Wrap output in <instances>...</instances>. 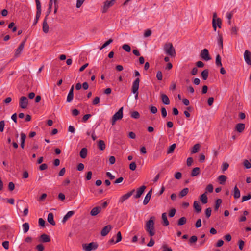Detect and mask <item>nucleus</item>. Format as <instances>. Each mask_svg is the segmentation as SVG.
Instances as JSON below:
<instances>
[{
  "label": "nucleus",
  "instance_id": "f257e3e1",
  "mask_svg": "<svg viewBox=\"0 0 251 251\" xmlns=\"http://www.w3.org/2000/svg\"><path fill=\"white\" fill-rule=\"evenodd\" d=\"M155 217L152 216L146 222L145 228L146 231L149 233L151 237L155 235L154 220Z\"/></svg>",
  "mask_w": 251,
  "mask_h": 251
},
{
  "label": "nucleus",
  "instance_id": "f03ea898",
  "mask_svg": "<svg viewBox=\"0 0 251 251\" xmlns=\"http://www.w3.org/2000/svg\"><path fill=\"white\" fill-rule=\"evenodd\" d=\"M164 50L167 55L173 57L175 56L176 54V50L172 43H169L165 44L164 45Z\"/></svg>",
  "mask_w": 251,
  "mask_h": 251
},
{
  "label": "nucleus",
  "instance_id": "7ed1b4c3",
  "mask_svg": "<svg viewBox=\"0 0 251 251\" xmlns=\"http://www.w3.org/2000/svg\"><path fill=\"white\" fill-rule=\"evenodd\" d=\"M123 107H122L120 108L119 110L115 113L112 117L111 119V124L112 126L115 124V122L116 121L121 120L123 116Z\"/></svg>",
  "mask_w": 251,
  "mask_h": 251
},
{
  "label": "nucleus",
  "instance_id": "20e7f679",
  "mask_svg": "<svg viewBox=\"0 0 251 251\" xmlns=\"http://www.w3.org/2000/svg\"><path fill=\"white\" fill-rule=\"evenodd\" d=\"M99 245L97 242H91L89 244H84L82 245L83 249L85 251H91L95 250L98 248Z\"/></svg>",
  "mask_w": 251,
  "mask_h": 251
},
{
  "label": "nucleus",
  "instance_id": "39448f33",
  "mask_svg": "<svg viewBox=\"0 0 251 251\" xmlns=\"http://www.w3.org/2000/svg\"><path fill=\"white\" fill-rule=\"evenodd\" d=\"M140 79L137 78L133 82L132 86V92L135 94V98L137 100L138 98V89L139 86Z\"/></svg>",
  "mask_w": 251,
  "mask_h": 251
},
{
  "label": "nucleus",
  "instance_id": "423d86ee",
  "mask_svg": "<svg viewBox=\"0 0 251 251\" xmlns=\"http://www.w3.org/2000/svg\"><path fill=\"white\" fill-rule=\"evenodd\" d=\"M28 100L25 96H22L19 100V106L22 109H26L28 107Z\"/></svg>",
  "mask_w": 251,
  "mask_h": 251
},
{
  "label": "nucleus",
  "instance_id": "0eeeda50",
  "mask_svg": "<svg viewBox=\"0 0 251 251\" xmlns=\"http://www.w3.org/2000/svg\"><path fill=\"white\" fill-rule=\"evenodd\" d=\"M115 0H111L110 1L106 0L104 2V5L102 9V13H106L108 8L112 6L115 3Z\"/></svg>",
  "mask_w": 251,
  "mask_h": 251
},
{
  "label": "nucleus",
  "instance_id": "6e6552de",
  "mask_svg": "<svg viewBox=\"0 0 251 251\" xmlns=\"http://www.w3.org/2000/svg\"><path fill=\"white\" fill-rule=\"evenodd\" d=\"M25 41L26 40H25L23 41H22L20 44L18 48L16 50L14 54L15 57L17 58L20 56L21 53L23 50Z\"/></svg>",
  "mask_w": 251,
  "mask_h": 251
},
{
  "label": "nucleus",
  "instance_id": "1a4fd4ad",
  "mask_svg": "<svg viewBox=\"0 0 251 251\" xmlns=\"http://www.w3.org/2000/svg\"><path fill=\"white\" fill-rule=\"evenodd\" d=\"M135 190L133 189L131 191L128 192L126 194L121 196L119 199V202L120 203H123L125 201L129 198L134 193Z\"/></svg>",
  "mask_w": 251,
  "mask_h": 251
},
{
  "label": "nucleus",
  "instance_id": "9d476101",
  "mask_svg": "<svg viewBox=\"0 0 251 251\" xmlns=\"http://www.w3.org/2000/svg\"><path fill=\"white\" fill-rule=\"evenodd\" d=\"M201 57L204 60L208 61L211 59L209 51L207 49H203L200 54Z\"/></svg>",
  "mask_w": 251,
  "mask_h": 251
},
{
  "label": "nucleus",
  "instance_id": "9b49d317",
  "mask_svg": "<svg viewBox=\"0 0 251 251\" xmlns=\"http://www.w3.org/2000/svg\"><path fill=\"white\" fill-rule=\"evenodd\" d=\"M244 58L248 65H251V53L250 51L246 50L244 54Z\"/></svg>",
  "mask_w": 251,
  "mask_h": 251
},
{
  "label": "nucleus",
  "instance_id": "f8f14e48",
  "mask_svg": "<svg viewBox=\"0 0 251 251\" xmlns=\"http://www.w3.org/2000/svg\"><path fill=\"white\" fill-rule=\"evenodd\" d=\"M37 11L35 18L39 19L41 14V6L39 0H35Z\"/></svg>",
  "mask_w": 251,
  "mask_h": 251
},
{
  "label": "nucleus",
  "instance_id": "ddd939ff",
  "mask_svg": "<svg viewBox=\"0 0 251 251\" xmlns=\"http://www.w3.org/2000/svg\"><path fill=\"white\" fill-rule=\"evenodd\" d=\"M112 226L110 225L104 226L101 231L100 234L102 236H106L112 229Z\"/></svg>",
  "mask_w": 251,
  "mask_h": 251
},
{
  "label": "nucleus",
  "instance_id": "4468645a",
  "mask_svg": "<svg viewBox=\"0 0 251 251\" xmlns=\"http://www.w3.org/2000/svg\"><path fill=\"white\" fill-rule=\"evenodd\" d=\"M146 188V186H145V185H143L139 187V188H138L136 191V194L134 196V198H139L141 196L142 194L143 193Z\"/></svg>",
  "mask_w": 251,
  "mask_h": 251
},
{
  "label": "nucleus",
  "instance_id": "2eb2a0df",
  "mask_svg": "<svg viewBox=\"0 0 251 251\" xmlns=\"http://www.w3.org/2000/svg\"><path fill=\"white\" fill-rule=\"evenodd\" d=\"M48 15H46L43 23V31L44 33H47L49 32V25L47 23Z\"/></svg>",
  "mask_w": 251,
  "mask_h": 251
},
{
  "label": "nucleus",
  "instance_id": "dca6fc26",
  "mask_svg": "<svg viewBox=\"0 0 251 251\" xmlns=\"http://www.w3.org/2000/svg\"><path fill=\"white\" fill-rule=\"evenodd\" d=\"M101 210V207L100 206H97L94 207L90 212V214L92 216H95L97 215Z\"/></svg>",
  "mask_w": 251,
  "mask_h": 251
},
{
  "label": "nucleus",
  "instance_id": "f3484780",
  "mask_svg": "<svg viewBox=\"0 0 251 251\" xmlns=\"http://www.w3.org/2000/svg\"><path fill=\"white\" fill-rule=\"evenodd\" d=\"M151 194H152V189L150 190L148 192V193L147 194V195H146V196L144 198V200L143 201V204L144 205H146L148 203V202H149V201L151 199Z\"/></svg>",
  "mask_w": 251,
  "mask_h": 251
},
{
  "label": "nucleus",
  "instance_id": "a211bd4d",
  "mask_svg": "<svg viewBox=\"0 0 251 251\" xmlns=\"http://www.w3.org/2000/svg\"><path fill=\"white\" fill-rule=\"evenodd\" d=\"M39 241L45 243L49 242L50 241V238L47 234H43L40 236Z\"/></svg>",
  "mask_w": 251,
  "mask_h": 251
},
{
  "label": "nucleus",
  "instance_id": "6ab92c4d",
  "mask_svg": "<svg viewBox=\"0 0 251 251\" xmlns=\"http://www.w3.org/2000/svg\"><path fill=\"white\" fill-rule=\"evenodd\" d=\"M161 98L162 102L165 105H169L170 104V100L168 96L164 94H161Z\"/></svg>",
  "mask_w": 251,
  "mask_h": 251
},
{
  "label": "nucleus",
  "instance_id": "aec40b11",
  "mask_svg": "<svg viewBox=\"0 0 251 251\" xmlns=\"http://www.w3.org/2000/svg\"><path fill=\"white\" fill-rule=\"evenodd\" d=\"M245 124L243 123L237 124L235 126V130L239 133L242 132L245 129Z\"/></svg>",
  "mask_w": 251,
  "mask_h": 251
},
{
  "label": "nucleus",
  "instance_id": "412c9836",
  "mask_svg": "<svg viewBox=\"0 0 251 251\" xmlns=\"http://www.w3.org/2000/svg\"><path fill=\"white\" fill-rule=\"evenodd\" d=\"M233 196L235 199H237L240 197V191L237 185H235L234 188Z\"/></svg>",
  "mask_w": 251,
  "mask_h": 251
},
{
  "label": "nucleus",
  "instance_id": "4be33fe9",
  "mask_svg": "<svg viewBox=\"0 0 251 251\" xmlns=\"http://www.w3.org/2000/svg\"><path fill=\"white\" fill-rule=\"evenodd\" d=\"M193 206L197 213H199L201 210V207L198 201H195L194 202Z\"/></svg>",
  "mask_w": 251,
  "mask_h": 251
},
{
  "label": "nucleus",
  "instance_id": "5701e85b",
  "mask_svg": "<svg viewBox=\"0 0 251 251\" xmlns=\"http://www.w3.org/2000/svg\"><path fill=\"white\" fill-rule=\"evenodd\" d=\"M48 222L52 226L55 225V222L53 220V214L52 213H49L47 218Z\"/></svg>",
  "mask_w": 251,
  "mask_h": 251
},
{
  "label": "nucleus",
  "instance_id": "b1692460",
  "mask_svg": "<svg viewBox=\"0 0 251 251\" xmlns=\"http://www.w3.org/2000/svg\"><path fill=\"white\" fill-rule=\"evenodd\" d=\"M162 219L163 220V225L164 226H167L169 224V222L167 219V213H163L162 214L161 216Z\"/></svg>",
  "mask_w": 251,
  "mask_h": 251
},
{
  "label": "nucleus",
  "instance_id": "393cba45",
  "mask_svg": "<svg viewBox=\"0 0 251 251\" xmlns=\"http://www.w3.org/2000/svg\"><path fill=\"white\" fill-rule=\"evenodd\" d=\"M74 214V211H70L64 216L62 222L65 223L69 218L71 217Z\"/></svg>",
  "mask_w": 251,
  "mask_h": 251
},
{
  "label": "nucleus",
  "instance_id": "a878e982",
  "mask_svg": "<svg viewBox=\"0 0 251 251\" xmlns=\"http://www.w3.org/2000/svg\"><path fill=\"white\" fill-rule=\"evenodd\" d=\"M87 149L86 148H83L81 149L80 152V157L84 159L87 157Z\"/></svg>",
  "mask_w": 251,
  "mask_h": 251
},
{
  "label": "nucleus",
  "instance_id": "bb28decb",
  "mask_svg": "<svg viewBox=\"0 0 251 251\" xmlns=\"http://www.w3.org/2000/svg\"><path fill=\"white\" fill-rule=\"evenodd\" d=\"M200 173V168L199 167H195L193 169L191 176H195Z\"/></svg>",
  "mask_w": 251,
  "mask_h": 251
},
{
  "label": "nucleus",
  "instance_id": "cd10ccee",
  "mask_svg": "<svg viewBox=\"0 0 251 251\" xmlns=\"http://www.w3.org/2000/svg\"><path fill=\"white\" fill-rule=\"evenodd\" d=\"M200 200L203 204H206L208 202L206 192L202 194L200 197Z\"/></svg>",
  "mask_w": 251,
  "mask_h": 251
},
{
  "label": "nucleus",
  "instance_id": "c85d7f7f",
  "mask_svg": "<svg viewBox=\"0 0 251 251\" xmlns=\"http://www.w3.org/2000/svg\"><path fill=\"white\" fill-rule=\"evenodd\" d=\"M209 74V71L208 69H205L202 71L201 75L202 79L204 80H206L208 78Z\"/></svg>",
  "mask_w": 251,
  "mask_h": 251
},
{
  "label": "nucleus",
  "instance_id": "c756f323",
  "mask_svg": "<svg viewBox=\"0 0 251 251\" xmlns=\"http://www.w3.org/2000/svg\"><path fill=\"white\" fill-rule=\"evenodd\" d=\"M217 18V14L216 12H214L213 14V19H212V26L214 31L216 30L217 26H216V19Z\"/></svg>",
  "mask_w": 251,
  "mask_h": 251
},
{
  "label": "nucleus",
  "instance_id": "7c9ffc66",
  "mask_svg": "<svg viewBox=\"0 0 251 251\" xmlns=\"http://www.w3.org/2000/svg\"><path fill=\"white\" fill-rule=\"evenodd\" d=\"M105 144L103 140H99L98 142V148L101 150L103 151L105 149Z\"/></svg>",
  "mask_w": 251,
  "mask_h": 251
},
{
  "label": "nucleus",
  "instance_id": "2f4dec72",
  "mask_svg": "<svg viewBox=\"0 0 251 251\" xmlns=\"http://www.w3.org/2000/svg\"><path fill=\"white\" fill-rule=\"evenodd\" d=\"M189 192V189L188 188H185L182 189L179 193V196L180 198H182L185 196Z\"/></svg>",
  "mask_w": 251,
  "mask_h": 251
},
{
  "label": "nucleus",
  "instance_id": "473e14b6",
  "mask_svg": "<svg viewBox=\"0 0 251 251\" xmlns=\"http://www.w3.org/2000/svg\"><path fill=\"white\" fill-rule=\"evenodd\" d=\"M227 177L225 175H221L218 177V180L220 184H224L225 181L226 180Z\"/></svg>",
  "mask_w": 251,
  "mask_h": 251
},
{
  "label": "nucleus",
  "instance_id": "72a5a7b5",
  "mask_svg": "<svg viewBox=\"0 0 251 251\" xmlns=\"http://www.w3.org/2000/svg\"><path fill=\"white\" fill-rule=\"evenodd\" d=\"M222 202V201L221 199H218L215 202V207H214V210L217 211L221 205V204Z\"/></svg>",
  "mask_w": 251,
  "mask_h": 251
},
{
  "label": "nucleus",
  "instance_id": "f704fd0d",
  "mask_svg": "<svg viewBox=\"0 0 251 251\" xmlns=\"http://www.w3.org/2000/svg\"><path fill=\"white\" fill-rule=\"evenodd\" d=\"M215 63L217 66H222L221 57L219 54H217L216 57Z\"/></svg>",
  "mask_w": 251,
  "mask_h": 251
},
{
  "label": "nucleus",
  "instance_id": "c9c22d12",
  "mask_svg": "<svg viewBox=\"0 0 251 251\" xmlns=\"http://www.w3.org/2000/svg\"><path fill=\"white\" fill-rule=\"evenodd\" d=\"M187 221V219L185 217H182L180 218L177 222L178 226H182L184 225Z\"/></svg>",
  "mask_w": 251,
  "mask_h": 251
},
{
  "label": "nucleus",
  "instance_id": "e433bc0d",
  "mask_svg": "<svg viewBox=\"0 0 251 251\" xmlns=\"http://www.w3.org/2000/svg\"><path fill=\"white\" fill-rule=\"evenodd\" d=\"M24 232L25 233L28 232L29 229V225L28 223H25L22 225Z\"/></svg>",
  "mask_w": 251,
  "mask_h": 251
},
{
  "label": "nucleus",
  "instance_id": "4c0bfd02",
  "mask_svg": "<svg viewBox=\"0 0 251 251\" xmlns=\"http://www.w3.org/2000/svg\"><path fill=\"white\" fill-rule=\"evenodd\" d=\"M200 146L199 144H195L191 151L192 153H196L198 152L199 149H200Z\"/></svg>",
  "mask_w": 251,
  "mask_h": 251
},
{
  "label": "nucleus",
  "instance_id": "58836bf2",
  "mask_svg": "<svg viewBox=\"0 0 251 251\" xmlns=\"http://www.w3.org/2000/svg\"><path fill=\"white\" fill-rule=\"evenodd\" d=\"M113 39H110L108 41H106L100 48V50H101L102 49H104L106 47H107L108 45H109L110 44H111L112 42H113Z\"/></svg>",
  "mask_w": 251,
  "mask_h": 251
},
{
  "label": "nucleus",
  "instance_id": "ea45409f",
  "mask_svg": "<svg viewBox=\"0 0 251 251\" xmlns=\"http://www.w3.org/2000/svg\"><path fill=\"white\" fill-rule=\"evenodd\" d=\"M176 147V144L175 143L173 144L172 145H171L167 150V153L170 154V153L173 152Z\"/></svg>",
  "mask_w": 251,
  "mask_h": 251
},
{
  "label": "nucleus",
  "instance_id": "a19ab883",
  "mask_svg": "<svg viewBox=\"0 0 251 251\" xmlns=\"http://www.w3.org/2000/svg\"><path fill=\"white\" fill-rule=\"evenodd\" d=\"M218 43L220 48L223 49V37H222V35H220V34L218 35Z\"/></svg>",
  "mask_w": 251,
  "mask_h": 251
},
{
  "label": "nucleus",
  "instance_id": "79ce46f5",
  "mask_svg": "<svg viewBox=\"0 0 251 251\" xmlns=\"http://www.w3.org/2000/svg\"><path fill=\"white\" fill-rule=\"evenodd\" d=\"M197 240H198L197 237L195 235H193V236H191L190 237V238L189 239V244L190 245H192V244L195 243V242H196Z\"/></svg>",
  "mask_w": 251,
  "mask_h": 251
},
{
  "label": "nucleus",
  "instance_id": "37998d69",
  "mask_svg": "<svg viewBox=\"0 0 251 251\" xmlns=\"http://www.w3.org/2000/svg\"><path fill=\"white\" fill-rule=\"evenodd\" d=\"M131 117L134 119H138L140 117V114L138 111H133L131 114Z\"/></svg>",
  "mask_w": 251,
  "mask_h": 251
},
{
  "label": "nucleus",
  "instance_id": "c03bdc74",
  "mask_svg": "<svg viewBox=\"0 0 251 251\" xmlns=\"http://www.w3.org/2000/svg\"><path fill=\"white\" fill-rule=\"evenodd\" d=\"M14 25L15 23L14 22H11L8 25V28H12V31L13 32H15L17 30V27L16 26H14Z\"/></svg>",
  "mask_w": 251,
  "mask_h": 251
},
{
  "label": "nucleus",
  "instance_id": "a18cd8bd",
  "mask_svg": "<svg viewBox=\"0 0 251 251\" xmlns=\"http://www.w3.org/2000/svg\"><path fill=\"white\" fill-rule=\"evenodd\" d=\"M53 4V0H50L49 3V8L47 11V15H49L51 11L52 6Z\"/></svg>",
  "mask_w": 251,
  "mask_h": 251
},
{
  "label": "nucleus",
  "instance_id": "49530a36",
  "mask_svg": "<svg viewBox=\"0 0 251 251\" xmlns=\"http://www.w3.org/2000/svg\"><path fill=\"white\" fill-rule=\"evenodd\" d=\"M122 235L121 232L119 231L117 232L116 235V240L115 241V243H118L122 240Z\"/></svg>",
  "mask_w": 251,
  "mask_h": 251
},
{
  "label": "nucleus",
  "instance_id": "de8ad7c7",
  "mask_svg": "<svg viewBox=\"0 0 251 251\" xmlns=\"http://www.w3.org/2000/svg\"><path fill=\"white\" fill-rule=\"evenodd\" d=\"M122 48L126 51L129 52L131 51V48L129 45L127 44H124L122 46Z\"/></svg>",
  "mask_w": 251,
  "mask_h": 251
},
{
  "label": "nucleus",
  "instance_id": "09e8293b",
  "mask_svg": "<svg viewBox=\"0 0 251 251\" xmlns=\"http://www.w3.org/2000/svg\"><path fill=\"white\" fill-rule=\"evenodd\" d=\"M161 115L163 118H166L167 115V112L166 108L164 107H162L161 109Z\"/></svg>",
  "mask_w": 251,
  "mask_h": 251
},
{
  "label": "nucleus",
  "instance_id": "8fccbe9b",
  "mask_svg": "<svg viewBox=\"0 0 251 251\" xmlns=\"http://www.w3.org/2000/svg\"><path fill=\"white\" fill-rule=\"evenodd\" d=\"M251 199V194L249 193L246 196H243L242 199V202H244L245 201H248Z\"/></svg>",
  "mask_w": 251,
  "mask_h": 251
},
{
  "label": "nucleus",
  "instance_id": "3c124183",
  "mask_svg": "<svg viewBox=\"0 0 251 251\" xmlns=\"http://www.w3.org/2000/svg\"><path fill=\"white\" fill-rule=\"evenodd\" d=\"M74 98V94L68 93L67 97V101L68 102H71Z\"/></svg>",
  "mask_w": 251,
  "mask_h": 251
},
{
  "label": "nucleus",
  "instance_id": "603ef678",
  "mask_svg": "<svg viewBox=\"0 0 251 251\" xmlns=\"http://www.w3.org/2000/svg\"><path fill=\"white\" fill-rule=\"evenodd\" d=\"M212 209L211 208L209 207L206 209L205 210V215L207 218H208L211 214Z\"/></svg>",
  "mask_w": 251,
  "mask_h": 251
},
{
  "label": "nucleus",
  "instance_id": "864d4df0",
  "mask_svg": "<svg viewBox=\"0 0 251 251\" xmlns=\"http://www.w3.org/2000/svg\"><path fill=\"white\" fill-rule=\"evenodd\" d=\"M244 165L247 169H250L251 168V164L247 160H244Z\"/></svg>",
  "mask_w": 251,
  "mask_h": 251
},
{
  "label": "nucleus",
  "instance_id": "5fc2aeb1",
  "mask_svg": "<svg viewBox=\"0 0 251 251\" xmlns=\"http://www.w3.org/2000/svg\"><path fill=\"white\" fill-rule=\"evenodd\" d=\"M229 167V164L227 162L224 163L222 166V170L223 172L226 171Z\"/></svg>",
  "mask_w": 251,
  "mask_h": 251
},
{
  "label": "nucleus",
  "instance_id": "6e6d98bb",
  "mask_svg": "<svg viewBox=\"0 0 251 251\" xmlns=\"http://www.w3.org/2000/svg\"><path fill=\"white\" fill-rule=\"evenodd\" d=\"M36 249L38 251H43L44 250V246L42 244H39L36 246Z\"/></svg>",
  "mask_w": 251,
  "mask_h": 251
},
{
  "label": "nucleus",
  "instance_id": "4d7b16f0",
  "mask_svg": "<svg viewBox=\"0 0 251 251\" xmlns=\"http://www.w3.org/2000/svg\"><path fill=\"white\" fill-rule=\"evenodd\" d=\"M136 168V164L135 162H131L129 165V169L132 171H134Z\"/></svg>",
  "mask_w": 251,
  "mask_h": 251
},
{
  "label": "nucleus",
  "instance_id": "13d9d810",
  "mask_svg": "<svg viewBox=\"0 0 251 251\" xmlns=\"http://www.w3.org/2000/svg\"><path fill=\"white\" fill-rule=\"evenodd\" d=\"M151 31L150 29H147L145 31L144 34V37H148L151 35Z\"/></svg>",
  "mask_w": 251,
  "mask_h": 251
},
{
  "label": "nucleus",
  "instance_id": "bf43d9fd",
  "mask_svg": "<svg viewBox=\"0 0 251 251\" xmlns=\"http://www.w3.org/2000/svg\"><path fill=\"white\" fill-rule=\"evenodd\" d=\"M85 0H77L76 7L80 8Z\"/></svg>",
  "mask_w": 251,
  "mask_h": 251
},
{
  "label": "nucleus",
  "instance_id": "052dcab7",
  "mask_svg": "<svg viewBox=\"0 0 251 251\" xmlns=\"http://www.w3.org/2000/svg\"><path fill=\"white\" fill-rule=\"evenodd\" d=\"M9 241H5L3 242L2 243L3 247L6 250H7L9 249Z\"/></svg>",
  "mask_w": 251,
  "mask_h": 251
},
{
  "label": "nucleus",
  "instance_id": "680f3d73",
  "mask_svg": "<svg viewBox=\"0 0 251 251\" xmlns=\"http://www.w3.org/2000/svg\"><path fill=\"white\" fill-rule=\"evenodd\" d=\"M206 190L210 193L212 192L213 190V185L211 184H208L206 188Z\"/></svg>",
  "mask_w": 251,
  "mask_h": 251
},
{
  "label": "nucleus",
  "instance_id": "e2e57ef3",
  "mask_svg": "<svg viewBox=\"0 0 251 251\" xmlns=\"http://www.w3.org/2000/svg\"><path fill=\"white\" fill-rule=\"evenodd\" d=\"M176 210L175 208L171 209L169 213V216L170 217H174L176 214Z\"/></svg>",
  "mask_w": 251,
  "mask_h": 251
},
{
  "label": "nucleus",
  "instance_id": "0e129e2a",
  "mask_svg": "<svg viewBox=\"0 0 251 251\" xmlns=\"http://www.w3.org/2000/svg\"><path fill=\"white\" fill-rule=\"evenodd\" d=\"M5 126V122L4 121L2 120L0 121V131L3 132L4 130V127Z\"/></svg>",
  "mask_w": 251,
  "mask_h": 251
},
{
  "label": "nucleus",
  "instance_id": "69168bd1",
  "mask_svg": "<svg viewBox=\"0 0 251 251\" xmlns=\"http://www.w3.org/2000/svg\"><path fill=\"white\" fill-rule=\"evenodd\" d=\"M156 77L158 80H162V74L160 71H158L156 74Z\"/></svg>",
  "mask_w": 251,
  "mask_h": 251
},
{
  "label": "nucleus",
  "instance_id": "338daca9",
  "mask_svg": "<svg viewBox=\"0 0 251 251\" xmlns=\"http://www.w3.org/2000/svg\"><path fill=\"white\" fill-rule=\"evenodd\" d=\"M15 188V185L13 182H10L8 184V189L11 191H13Z\"/></svg>",
  "mask_w": 251,
  "mask_h": 251
},
{
  "label": "nucleus",
  "instance_id": "774afa93",
  "mask_svg": "<svg viewBox=\"0 0 251 251\" xmlns=\"http://www.w3.org/2000/svg\"><path fill=\"white\" fill-rule=\"evenodd\" d=\"M100 103V98L99 97H96L93 101V105H97Z\"/></svg>",
  "mask_w": 251,
  "mask_h": 251
}]
</instances>
